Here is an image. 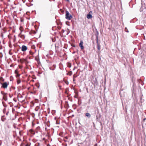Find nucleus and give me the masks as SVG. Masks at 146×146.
Returning <instances> with one entry per match:
<instances>
[{
    "label": "nucleus",
    "instance_id": "f257e3e1",
    "mask_svg": "<svg viewBox=\"0 0 146 146\" xmlns=\"http://www.w3.org/2000/svg\"><path fill=\"white\" fill-rule=\"evenodd\" d=\"M65 18H66L68 20H71L72 18V16L70 14L69 12L68 11H66Z\"/></svg>",
    "mask_w": 146,
    "mask_h": 146
},
{
    "label": "nucleus",
    "instance_id": "f03ea898",
    "mask_svg": "<svg viewBox=\"0 0 146 146\" xmlns=\"http://www.w3.org/2000/svg\"><path fill=\"white\" fill-rule=\"evenodd\" d=\"M1 84L2 85V87L3 88L5 89L7 88V86L9 84V82H4L3 83H1Z\"/></svg>",
    "mask_w": 146,
    "mask_h": 146
},
{
    "label": "nucleus",
    "instance_id": "7ed1b4c3",
    "mask_svg": "<svg viewBox=\"0 0 146 146\" xmlns=\"http://www.w3.org/2000/svg\"><path fill=\"white\" fill-rule=\"evenodd\" d=\"M92 81V83L94 84L95 86L98 85V82L96 78H93Z\"/></svg>",
    "mask_w": 146,
    "mask_h": 146
},
{
    "label": "nucleus",
    "instance_id": "20e7f679",
    "mask_svg": "<svg viewBox=\"0 0 146 146\" xmlns=\"http://www.w3.org/2000/svg\"><path fill=\"white\" fill-rule=\"evenodd\" d=\"M1 93L3 95V98L5 101H6L7 100V94L2 91L1 92Z\"/></svg>",
    "mask_w": 146,
    "mask_h": 146
},
{
    "label": "nucleus",
    "instance_id": "39448f33",
    "mask_svg": "<svg viewBox=\"0 0 146 146\" xmlns=\"http://www.w3.org/2000/svg\"><path fill=\"white\" fill-rule=\"evenodd\" d=\"M27 47L26 46H25L24 45H23L22 46L21 50L23 52L25 51L26 50H27Z\"/></svg>",
    "mask_w": 146,
    "mask_h": 146
},
{
    "label": "nucleus",
    "instance_id": "423d86ee",
    "mask_svg": "<svg viewBox=\"0 0 146 146\" xmlns=\"http://www.w3.org/2000/svg\"><path fill=\"white\" fill-rule=\"evenodd\" d=\"M92 13V11H90L89 12V13L87 15L86 17L88 19H91L92 18V16L90 13Z\"/></svg>",
    "mask_w": 146,
    "mask_h": 146
},
{
    "label": "nucleus",
    "instance_id": "0eeeda50",
    "mask_svg": "<svg viewBox=\"0 0 146 146\" xmlns=\"http://www.w3.org/2000/svg\"><path fill=\"white\" fill-rule=\"evenodd\" d=\"M83 41L81 40L80 41V42L79 43V46L82 50L84 48V47L83 45Z\"/></svg>",
    "mask_w": 146,
    "mask_h": 146
},
{
    "label": "nucleus",
    "instance_id": "6e6552de",
    "mask_svg": "<svg viewBox=\"0 0 146 146\" xmlns=\"http://www.w3.org/2000/svg\"><path fill=\"white\" fill-rule=\"evenodd\" d=\"M96 43L97 44V48L98 49V50L99 51L100 50V45L99 43L98 42V41L97 42V41H96Z\"/></svg>",
    "mask_w": 146,
    "mask_h": 146
},
{
    "label": "nucleus",
    "instance_id": "1a4fd4ad",
    "mask_svg": "<svg viewBox=\"0 0 146 146\" xmlns=\"http://www.w3.org/2000/svg\"><path fill=\"white\" fill-rule=\"evenodd\" d=\"M99 34L98 32V31H96V40L97 41V42L98 41V35Z\"/></svg>",
    "mask_w": 146,
    "mask_h": 146
},
{
    "label": "nucleus",
    "instance_id": "9d476101",
    "mask_svg": "<svg viewBox=\"0 0 146 146\" xmlns=\"http://www.w3.org/2000/svg\"><path fill=\"white\" fill-rule=\"evenodd\" d=\"M20 61L21 63L22 64V63H23V62H24L26 61V60H25L24 58H23V59H20Z\"/></svg>",
    "mask_w": 146,
    "mask_h": 146
},
{
    "label": "nucleus",
    "instance_id": "9b49d317",
    "mask_svg": "<svg viewBox=\"0 0 146 146\" xmlns=\"http://www.w3.org/2000/svg\"><path fill=\"white\" fill-rule=\"evenodd\" d=\"M85 115L88 118H90L91 117V115L90 113H87L85 114Z\"/></svg>",
    "mask_w": 146,
    "mask_h": 146
},
{
    "label": "nucleus",
    "instance_id": "f8f14e48",
    "mask_svg": "<svg viewBox=\"0 0 146 146\" xmlns=\"http://www.w3.org/2000/svg\"><path fill=\"white\" fill-rule=\"evenodd\" d=\"M4 117H5L4 115H3V116H2V117H1V121L3 122L4 121H5V120H6V118H5Z\"/></svg>",
    "mask_w": 146,
    "mask_h": 146
},
{
    "label": "nucleus",
    "instance_id": "ddd939ff",
    "mask_svg": "<svg viewBox=\"0 0 146 146\" xmlns=\"http://www.w3.org/2000/svg\"><path fill=\"white\" fill-rule=\"evenodd\" d=\"M4 79L2 77L0 78V80L3 82L4 81Z\"/></svg>",
    "mask_w": 146,
    "mask_h": 146
},
{
    "label": "nucleus",
    "instance_id": "4468645a",
    "mask_svg": "<svg viewBox=\"0 0 146 146\" xmlns=\"http://www.w3.org/2000/svg\"><path fill=\"white\" fill-rule=\"evenodd\" d=\"M125 32H127V33H128L129 32V31H128V30L127 28H125Z\"/></svg>",
    "mask_w": 146,
    "mask_h": 146
},
{
    "label": "nucleus",
    "instance_id": "2eb2a0df",
    "mask_svg": "<svg viewBox=\"0 0 146 146\" xmlns=\"http://www.w3.org/2000/svg\"><path fill=\"white\" fill-rule=\"evenodd\" d=\"M21 82V81L20 80H18L17 81V83L18 84H19Z\"/></svg>",
    "mask_w": 146,
    "mask_h": 146
},
{
    "label": "nucleus",
    "instance_id": "dca6fc26",
    "mask_svg": "<svg viewBox=\"0 0 146 146\" xmlns=\"http://www.w3.org/2000/svg\"><path fill=\"white\" fill-rule=\"evenodd\" d=\"M77 75H75V74H74V75H73V78H76L77 77Z\"/></svg>",
    "mask_w": 146,
    "mask_h": 146
},
{
    "label": "nucleus",
    "instance_id": "f3484780",
    "mask_svg": "<svg viewBox=\"0 0 146 146\" xmlns=\"http://www.w3.org/2000/svg\"><path fill=\"white\" fill-rule=\"evenodd\" d=\"M12 96L13 95H11L10 94H9V97L10 98H11L12 97Z\"/></svg>",
    "mask_w": 146,
    "mask_h": 146
},
{
    "label": "nucleus",
    "instance_id": "a211bd4d",
    "mask_svg": "<svg viewBox=\"0 0 146 146\" xmlns=\"http://www.w3.org/2000/svg\"><path fill=\"white\" fill-rule=\"evenodd\" d=\"M58 86V87H59V88H60V89H61V86L59 85Z\"/></svg>",
    "mask_w": 146,
    "mask_h": 146
},
{
    "label": "nucleus",
    "instance_id": "6ab92c4d",
    "mask_svg": "<svg viewBox=\"0 0 146 146\" xmlns=\"http://www.w3.org/2000/svg\"><path fill=\"white\" fill-rule=\"evenodd\" d=\"M25 146H30V145L28 143H27Z\"/></svg>",
    "mask_w": 146,
    "mask_h": 146
},
{
    "label": "nucleus",
    "instance_id": "aec40b11",
    "mask_svg": "<svg viewBox=\"0 0 146 146\" xmlns=\"http://www.w3.org/2000/svg\"><path fill=\"white\" fill-rule=\"evenodd\" d=\"M140 11H143V10H142V8H140Z\"/></svg>",
    "mask_w": 146,
    "mask_h": 146
},
{
    "label": "nucleus",
    "instance_id": "412c9836",
    "mask_svg": "<svg viewBox=\"0 0 146 146\" xmlns=\"http://www.w3.org/2000/svg\"><path fill=\"white\" fill-rule=\"evenodd\" d=\"M72 46L74 47H75L76 46L75 45L73 44L72 45Z\"/></svg>",
    "mask_w": 146,
    "mask_h": 146
},
{
    "label": "nucleus",
    "instance_id": "4be33fe9",
    "mask_svg": "<svg viewBox=\"0 0 146 146\" xmlns=\"http://www.w3.org/2000/svg\"><path fill=\"white\" fill-rule=\"evenodd\" d=\"M9 113V111L7 112V113H6V115H8V114Z\"/></svg>",
    "mask_w": 146,
    "mask_h": 146
},
{
    "label": "nucleus",
    "instance_id": "5701e85b",
    "mask_svg": "<svg viewBox=\"0 0 146 146\" xmlns=\"http://www.w3.org/2000/svg\"><path fill=\"white\" fill-rule=\"evenodd\" d=\"M72 74V72H71V73L69 74V75L70 76H71Z\"/></svg>",
    "mask_w": 146,
    "mask_h": 146
},
{
    "label": "nucleus",
    "instance_id": "b1692460",
    "mask_svg": "<svg viewBox=\"0 0 146 146\" xmlns=\"http://www.w3.org/2000/svg\"><path fill=\"white\" fill-rule=\"evenodd\" d=\"M62 32L63 33H64V30L62 29Z\"/></svg>",
    "mask_w": 146,
    "mask_h": 146
},
{
    "label": "nucleus",
    "instance_id": "393cba45",
    "mask_svg": "<svg viewBox=\"0 0 146 146\" xmlns=\"http://www.w3.org/2000/svg\"><path fill=\"white\" fill-rule=\"evenodd\" d=\"M21 146H24V144H23L21 145Z\"/></svg>",
    "mask_w": 146,
    "mask_h": 146
},
{
    "label": "nucleus",
    "instance_id": "a878e982",
    "mask_svg": "<svg viewBox=\"0 0 146 146\" xmlns=\"http://www.w3.org/2000/svg\"><path fill=\"white\" fill-rule=\"evenodd\" d=\"M36 60H37V61L38 62V63L39 64V62H38V59H36Z\"/></svg>",
    "mask_w": 146,
    "mask_h": 146
},
{
    "label": "nucleus",
    "instance_id": "bb28decb",
    "mask_svg": "<svg viewBox=\"0 0 146 146\" xmlns=\"http://www.w3.org/2000/svg\"><path fill=\"white\" fill-rule=\"evenodd\" d=\"M75 80V79H74V78H73V81L74 82Z\"/></svg>",
    "mask_w": 146,
    "mask_h": 146
},
{
    "label": "nucleus",
    "instance_id": "cd10ccee",
    "mask_svg": "<svg viewBox=\"0 0 146 146\" xmlns=\"http://www.w3.org/2000/svg\"><path fill=\"white\" fill-rule=\"evenodd\" d=\"M66 1L68 2H69V0H66Z\"/></svg>",
    "mask_w": 146,
    "mask_h": 146
},
{
    "label": "nucleus",
    "instance_id": "c85d7f7f",
    "mask_svg": "<svg viewBox=\"0 0 146 146\" xmlns=\"http://www.w3.org/2000/svg\"><path fill=\"white\" fill-rule=\"evenodd\" d=\"M9 53L11 55H12V53H10V52H9Z\"/></svg>",
    "mask_w": 146,
    "mask_h": 146
},
{
    "label": "nucleus",
    "instance_id": "c756f323",
    "mask_svg": "<svg viewBox=\"0 0 146 146\" xmlns=\"http://www.w3.org/2000/svg\"><path fill=\"white\" fill-rule=\"evenodd\" d=\"M66 84H68V83H66Z\"/></svg>",
    "mask_w": 146,
    "mask_h": 146
},
{
    "label": "nucleus",
    "instance_id": "7c9ffc66",
    "mask_svg": "<svg viewBox=\"0 0 146 146\" xmlns=\"http://www.w3.org/2000/svg\"><path fill=\"white\" fill-rule=\"evenodd\" d=\"M66 84H68V83H66Z\"/></svg>",
    "mask_w": 146,
    "mask_h": 146
},
{
    "label": "nucleus",
    "instance_id": "2f4dec72",
    "mask_svg": "<svg viewBox=\"0 0 146 146\" xmlns=\"http://www.w3.org/2000/svg\"><path fill=\"white\" fill-rule=\"evenodd\" d=\"M75 53V52H74L73 53Z\"/></svg>",
    "mask_w": 146,
    "mask_h": 146
},
{
    "label": "nucleus",
    "instance_id": "473e14b6",
    "mask_svg": "<svg viewBox=\"0 0 146 146\" xmlns=\"http://www.w3.org/2000/svg\"><path fill=\"white\" fill-rule=\"evenodd\" d=\"M39 145V144H38V145H37V146H38Z\"/></svg>",
    "mask_w": 146,
    "mask_h": 146
},
{
    "label": "nucleus",
    "instance_id": "72a5a7b5",
    "mask_svg": "<svg viewBox=\"0 0 146 146\" xmlns=\"http://www.w3.org/2000/svg\"><path fill=\"white\" fill-rule=\"evenodd\" d=\"M21 22L23 21L22 20H21Z\"/></svg>",
    "mask_w": 146,
    "mask_h": 146
},
{
    "label": "nucleus",
    "instance_id": "f704fd0d",
    "mask_svg": "<svg viewBox=\"0 0 146 146\" xmlns=\"http://www.w3.org/2000/svg\"><path fill=\"white\" fill-rule=\"evenodd\" d=\"M95 146H96V145H95Z\"/></svg>",
    "mask_w": 146,
    "mask_h": 146
},
{
    "label": "nucleus",
    "instance_id": "c9c22d12",
    "mask_svg": "<svg viewBox=\"0 0 146 146\" xmlns=\"http://www.w3.org/2000/svg\"><path fill=\"white\" fill-rule=\"evenodd\" d=\"M95 146H96V145H95Z\"/></svg>",
    "mask_w": 146,
    "mask_h": 146
}]
</instances>
